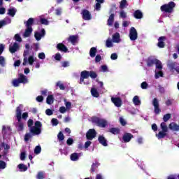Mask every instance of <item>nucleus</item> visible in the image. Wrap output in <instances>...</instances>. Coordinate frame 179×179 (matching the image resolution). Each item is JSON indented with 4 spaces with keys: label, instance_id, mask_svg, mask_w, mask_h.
Segmentation results:
<instances>
[{
    "label": "nucleus",
    "instance_id": "680f3d73",
    "mask_svg": "<svg viewBox=\"0 0 179 179\" xmlns=\"http://www.w3.org/2000/svg\"><path fill=\"white\" fill-rule=\"evenodd\" d=\"M57 86H59L61 90H64V89H65V87H64V84L61 83V82H58L57 83Z\"/></svg>",
    "mask_w": 179,
    "mask_h": 179
},
{
    "label": "nucleus",
    "instance_id": "e2e57ef3",
    "mask_svg": "<svg viewBox=\"0 0 179 179\" xmlns=\"http://www.w3.org/2000/svg\"><path fill=\"white\" fill-rule=\"evenodd\" d=\"M30 138H31V134H25L24 141L27 142V141H29V139H30Z\"/></svg>",
    "mask_w": 179,
    "mask_h": 179
},
{
    "label": "nucleus",
    "instance_id": "0eeeda50",
    "mask_svg": "<svg viewBox=\"0 0 179 179\" xmlns=\"http://www.w3.org/2000/svg\"><path fill=\"white\" fill-rule=\"evenodd\" d=\"M129 36L131 41H135V40L138 38V32L136 31V29L134 27H131L130 29Z\"/></svg>",
    "mask_w": 179,
    "mask_h": 179
},
{
    "label": "nucleus",
    "instance_id": "6e6d98bb",
    "mask_svg": "<svg viewBox=\"0 0 179 179\" xmlns=\"http://www.w3.org/2000/svg\"><path fill=\"white\" fill-rule=\"evenodd\" d=\"M14 38L16 41H18L19 43H21L22 41V38L20 37V34H15Z\"/></svg>",
    "mask_w": 179,
    "mask_h": 179
},
{
    "label": "nucleus",
    "instance_id": "f3484780",
    "mask_svg": "<svg viewBox=\"0 0 179 179\" xmlns=\"http://www.w3.org/2000/svg\"><path fill=\"white\" fill-rule=\"evenodd\" d=\"M164 40H166V37L164 36H162V37H160L159 39H158V47H159V48H163V47H164Z\"/></svg>",
    "mask_w": 179,
    "mask_h": 179
},
{
    "label": "nucleus",
    "instance_id": "338daca9",
    "mask_svg": "<svg viewBox=\"0 0 179 179\" xmlns=\"http://www.w3.org/2000/svg\"><path fill=\"white\" fill-rule=\"evenodd\" d=\"M62 66H63V68H66L67 66H69V62H62Z\"/></svg>",
    "mask_w": 179,
    "mask_h": 179
},
{
    "label": "nucleus",
    "instance_id": "864d4df0",
    "mask_svg": "<svg viewBox=\"0 0 179 179\" xmlns=\"http://www.w3.org/2000/svg\"><path fill=\"white\" fill-rule=\"evenodd\" d=\"M169 118H171V115L168 113L164 115L163 120L165 122H166V121H169Z\"/></svg>",
    "mask_w": 179,
    "mask_h": 179
},
{
    "label": "nucleus",
    "instance_id": "c9c22d12",
    "mask_svg": "<svg viewBox=\"0 0 179 179\" xmlns=\"http://www.w3.org/2000/svg\"><path fill=\"white\" fill-rule=\"evenodd\" d=\"M114 23V14H111L108 20V26H112Z\"/></svg>",
    "mask_w": 179,
    "mask_h": 179
},
{
    "label": "nucleus",
    "instance_id": "6e6552de",
    "mask_svg": "<svg viewBox=\"0 0 179 179\" xmlns=\"http://www.w3.org/2000/svg\"><path fill=\"white\" fill-rule=\"evenodd\" d=\"M152 105L154 106V112L156 114H160V111H162V110L160 109V107L159 106V100H157V99L155 98L152 100Z\"/></svg>",
    "mask_w": 179,
    "mask_h": 179
},
{
    "label": "nucleus",
    "instance_id": "774afa93",
    "mask_svg": "<svg viewBox=\"0 0 179 179\" xmlns=\"http://www.w3.org/2000/svg\"><path fill=\"white\" fill-rule=\"evenodd\" d=\"M120 17H122L123 19H124L125 17H127V13L124 12V11H120Z\"/></svg>",
    "mask_w": 179,
    "mask_h": 179
},
{
    "label": "nucleus",
    "instance_id": "3c124183",
    "mask_svg": "<svg viewBox=\"0 0 179 179\" xmlns=\"http://www.w3.org/2000/svg\"><path fill=\"white\" fill-rule=\"evenodd\" d=\"M37 179H44V172H38L36 176Z\"/></svg>",
    "mask_w": 179,
    "mask_h": 179
},
{
    "label": "nucleus",
    "instance_id": "79ce46f5",
    "mask_svg": "<svg viewBox=\"0 0 179 179\" xmlns=\"http://www.w3.org/2000/svg\"><path fill=\"white\" fill-rule=\"evenodd\" d=\"M64 104L66 106V110H71V107H72V103L68 101H66V99L64 100Z\"/></svg>",
    "mask_w": 179,
    "mask_h": 179
},
{
    "label": "nucleus",
    "instance_id": "49530a36",
    "mask_svg": "<svg viewBox=\"0 0 179 179\" xmlns=\"http://www.w3.org/2000/svg\"><path fill=\"white\" fill-rule=\"evenodd\" d=\"M21 113H22V110H21ZM28 117H29V113L24 112L22 114L21 113V119L22 118V120H27Z\"/></svg>",
    "mask_w": 179,
    "mask_h": 179
},
{
    "label": "nucleus",
    "instance_id": "a19ab883",
    "mask_svg": "<svg viewBox=\"0 0 179 179\" xmlns=\"http://www.w3.org/2000/svg\"><path fill=\"white\" fill-rule=\"evenodd\" d=\"M18 169L20 170V171H27V166L22 164H20L18 165Z\"/></svg>",
    "mask_w": 179,
    "mask_h": 179
},
{
    "label": "nucleus",
    "instance_id": "4468645a",
    "mask_svg": "<svg viewBox=\"0 0 179 179\" xmlns=\"http://www.w3.org/2000/svg\"><path fill=\"white\" fill-rule=\"evenodd\" d=\"M111 100L116 107H121L122 101L118 97H112Z\"/></svg>",
    "mask_w": 179,
    "mask_h": 179
},
{
    "label": "nucleus",
    "instance_id": "f8f14e48",
    "mask_svg": "<svg viewBox=\"0 0 179 179\" xmlns=\"http://www.w3.org/2000/svg\"><path fill=\"white\" fill-rule=\"evenodd\" d=\"M45 36V30L44 29H42L41 30V32H36L35 33V38L37 40V41H40L41 40L42 37H44Z\"/></svg>",
    "mask_w": 179,
    "mask_h": 179
},
{
    "label": "nucleus",
    "instance_id": "39448f33",
    "mask_svg": "<svg viewBox=\"0 0 179 179\" xmlns=\"http://www.w3.org/2000/svg\"><path fill=\"white\" fill-rule=\"evenodd\" d=\"M176 6V3L173 1L170 2L169 4H165L161 6V10L162 12H166L168 13H171L173 12V8Z\"/></svg>",
    "mask_w": 179,
    "mask_h": 179
},
{
    "label": "nucleus",
    "instance_id": "37998d69",
    "mask_svg": "<svg viewBox=\"0 0 179 179\" xmlns=\"http://www.w3.org/2000/svg\"><path fill=\"white\" fill-rule=\"evenodd\" d=\"M33 22H34V20L33 18H29L27 21V24H26L27 28L31 27V25L33 24Z\"/></svg>",
    "mask_w": 179,
    "mask_h": 179
},
{
    "label": "nucleus",
    "instance_id": "9d476101",
    "mask_svg": "<svg viewBox=\"0 0 179 179\" xmlns=\"http://www.w3.org/2000/svg\"><path fill=\"white\" fill-rule=\"evenodd\" d=\"M86 136H87V139L92 141V139H93V138L96 137V130L93 129H90L87 131Z\"/></svg>",
    "mask_w": 179,
    "mask_h": 179
},
{
    "label": "nucleus",
    "instance_id": "c03bdc74",
    "mask_svg": "<svg viewBox=\"0 0 179 179\" xmlns=\"http://www.w3.org/2000/svg\"><path fill=\"white\" fill-rule=\"evenodd\" d=\"M161 129L164 131V132H167L169 131V129L167 128V124L165 122L161 123Z\"/></svg>",
    "mask_w": 179,
    "mask_h": 179
},
{
    "label": "nucleus",
    "instance_id": "20e7f679",
    "mask_svg": "<svg viewBox=\"0 0 179 179\" xmlns=\"http://www.w3.org/2000/svg\"><path fill=\"white\" fill-rule=\"evenodd\" d=\"M41 127H43V124L40 121H36L34 126L30 129L31 134H33L34 135H40L41 134Z\"/></svg>",
    "mask_w": 179,
    "mask_h": 179
},
{
    "label": "nucleus",
    "instance_id": "bf43d9fd",
    "mask_svg": "<svg viewBox=\"0 0 179 179\" xmlns=\"http://www.w3.org/2000/svg\"><path fill=\"white\" fill-rule=\"evenodd\" d=\"M39 59H45V54L44 52H41L38 55Z\"/></svg>",
    "mask_w": 179,
    "mask_h": 179
},
{
    "label": "nucleus",
    "instance_id": "4d7b16f0",
    "mask_svg": "<svg viewBox=\"0 0 179 179\" xmlns=\"http://www.w3.org/2000/svg\"><path fill=\"white\" fill-rule=\"evenodd\" d=\"M54 58L56 61H59L62 57L61 56V54L57 53L55 55Z\"/></svg>",
    "mask_w": 179,
    "mask_h": 179
},
{
    "label": "nucleus",
    "instance_id": "2f4dec72",
    "mask_svg": "<svg viewBox=\"0 0 179 179\" xmlns=\"http://www.w3.org/2000/svg\"><path fill=\"white\" fill-rule=\"evenodd\" d=\"M91 94L93 97H99V96H100V94H99V92H97V90L94 87L91 89Z\"/></svg>",
    "mask_w": 179,
    "mask_h": 179
},
{
    "label": "nucleus",
    "instance_id": "a211bd4d",
    "mask_svg": "<svg viewBox=\"0 0 179 179\" xmlns=\"http://www.w3.org/2000/svg\"><path fill=\"white\" fill-rule=\"evenodd\" d=\"M78 36H70L68 41L71 43V44L75 45L76 43H78Z\"/></svg>",
    "mask_w": 179,
    "mask_h": 179
},
{
    "label": "nucleus",
    "instance_id": "473e14b6",
    "mask_svg": "<svg viewBox=\"0 0 179 179\" xmlns=\"http://www.w3.org/2000/svg\"><path fill=\"white\" fill-rule=\"evenodd\" d=\"M46 103L47 104H52L54 103V96L48 95L46 99Z\"/></svg>",
    "mask_w": 179,
    "mask_h": 179
},
{
    "label": "nucleus",
    "instance_id": "aec40b11",
    "mask_svg": "<svg viewBox=\"0 0 179 179\" xmlns=\"http://www.w3.org/2000/svg\"><path fill=\"white\" fill-rule=\"evenodd\" d=\"M2 133L4 135H9L10 134V127L9 126H3Z\"/></svg>",
    "mask_w": 179,
    "mask_h": 179
},
{
    "label": "nucleus",
    "instance_id": "c756f323",
    "mask_svg": "<svg viewBox=\"0 0 179 179\" xmlns=\"http://www.w3.org/2000/svg\"><path fill=\"white\" fill-rule=\"evenodd\" d=\"M97 52V49L96 48H92L90 50V55L92 58L96 57V53Z\"/></svg>",
    "mask_w": 179,
    "mask_h": 179
},
{
    "label": "nucleus",
    "instance_id": "603ef678",
    "mask_svg": "<svg viewBox=\"0 0 179 179\" xmlns=\"http://www.w3.org/2000/svg\"><path fill=\"white\" fill-rule=\"evenodd\" d=\"M57 138L59 141H64L65 139V136L62 134V132H59V134L57 135Z\"/></svg>",
    "mask_w": 179,
    "mask_h": 179
},
{
    "label": "nucleus",
    "instance_id": "f03ea898",
    "mask_svg": "<svg viewBox=\"0 0 179 179\" xmlns=\"http://www.w3.org/2000/svg\"><path fill=\"white\" fill-rule=\"evenodd\" d=\"M26 55H29V50H25L24 52V59L22 65L24 66H26L27 65H33L34 64V62L36 61V54L33 53L32 55H29L28 57H26Z\"/></svg>",
    "mask_w": 179,
    "mask_h": 179
},
{
    "label": "nucleus",
    "instance_id": "f704fd0d",
    "mask_svg": "<svg viewBox=\"0 0 179 179\" xmlns=\"http://www.w3.org/2000/svg\"><path fill=\"white\" fill-rule=\"evenodd\" d=\"M97 3L95 6L96 10H100V8H101V5L100 3H103L104 2V0H96Z\"/></svg>",
    "mask_w": 179,
    "mask_h": 179
},
{
    "label": "nucleus",
    "instance_id": "393cba45",
    "mask_svg": "<svg viewBox=\"0 0 179 179\" xmlns=\"http://www.w3.org/2000/svg\"><path fill=\"white\" fill-rule=\"evenodd\" d=\"M99 141L103 146H107V140L103 136L99 137Z\"/></svg>",
    "mask_w": 179,
    "mask_h": 179
},
{
    "label": "nucleus",
    "instance_id": "bb28decb",
    "mask_svg": "<svg viewBox=\"0 0 179 179\" xmlns=\"http://www.w3.org/2000/svg\"><path fill=\"white\" fill-rule=\"evenodd\" d=\"M133 103L135 106H141V99L138 96H135L133 98Z\"/></svg>",
    "mask_w": 179,
    "mask_h": 179
},
{
    "label": "nucleus",
    "instance_id": "0e129e2a",
    "mask_svg": "<svg viewBox=\"0 0 179 179\" xmlns=\"http://www.w3.org/2000/svg\"><path fill=\"white\" fill-rule=\"evenodd\" d=\"M120 122L121 125H123V126L127 125V122L122 117H120Z\"/></svg>",
    "mask_w": 179,
    "mask_h": 179
},
{
    "label": "nucleus",
    "instance_id": "a878e982",
    "mask_svg": "<svg viewBox=\"0 0 179 179\" xmlns=\"http://www.w3.org/2000/svg\"><path fill=\"white\" fill-rule=\"evenodd\" d=\"M57 49L59 50L60 51H63L64 52H66V51H68V49L66 48L65 45L62 43H59L57 45Z\"/></svg>",
    "mask_w": 179,
    "mask_h": 179
},
{
    "label": "nucleus",
    "instance_id": "4be33fe9",
    "mask_svg": "<svg viewBox=\"0 0 179 179\" xmlns=\"http://www.w3.org/2000/svg\"><path fill=\"white\" fill-rule=\"evenodd\" d=\"M79 157H80V154L73 153L71 155V160H72V162H76L79 160Z\"/></svg>",
    "mask_w": 179,
    "mask_h": 179
},
{
    "label": "nucleus",
    "instance_id": "6ab92c4d",
    "mask_svg": "<svg viewBox=\"0 0 179 179\" xmlns=\"http://www.w3.org/2000/svg\"><path fill=\"white\" fill-rule=\"evenodd\" d=\"M31 31H33V29L31 27H27L24 34H23V37L27 38V37H29L30 35L31 34Z\"/></svg>",
    "mask_w": 179,
    "mask_h": 179
},
{
    "label": "nucleus",
    "instance_id": "58836bf2",
    "mask_svg": "<svg viewBox=\"0 0 179 179\" xmlns=\"http://www.w3.org/2000/svg\"><path fill=\"white\" fill-rule=\"evenodd\" d=\"M10 23V19L4 20L3 21H0V29L3 26H5L6 24H9Z\"/></svg>",
    "mask_w": 179,
    "mask_h": 179
},
{
    "label": "nucleus",
    "instance_id": "2eb2a0df",
    "mask_svg": "<svg viewBox=\"0 0 179 179\" xmlns=\"http://www.w3.org/2000/svg\"><path fill=\"white\" fill-rule=\"evenodd\" d=\"M80 75H81V77L80 79V85H82V83H83V82L85 81V79H87V78H89L90 76L89 71H84L81 72Z\"/></svg>",
    "mask_w": 179,
    "mask_h": 179
},
{
    "label": "nucleus",
    "instance_id": "4c0bfd02",
    "mask_svg": "<svg viewBox=\"0 0 179 179\" xmlns=\"http://www.w3.org/2000/svg\"><path fill=\"white\" fill-rule=\"evenodd\" d=\"M106 45L108 48H111L114 45L113 44V41L110 38H108L106 42Z\"/></svg>",
    "mask_w": 179,
    "mask_h": 179
},
{
    "label": "nucleus",
    "instance_id": "a18cd8bd",
    "mask_svg": "<svg viewBox=\"0 0 179 179\" xmlns=\"http://www.w3.org/2000/svg\"><path fill=\"white\" fill-rule=\"evenodd\" d=\"M41 152V147L40 145H37L34 149V153L36 155H38Z\"/></svg>",
    "mask_w": 179,
    "mask_h": 179
},
{
    "label": "nucleus",
    "instance_id": "f257e3e1",
    "mask_svg": "<svg viewBox=\"0 0 179 179\" xmlns=\"http://www.w3.org/2000/svg\"><path fill=\"white\" fill-rule=\"evenodd\" d=\"M22 110H23V106L20 105L17 107L15 117L18 121L17 123V131H23V122H22Z\"/></svg>",
    "mask_w": 179,
    "mask_h": 179
},
{
    "label": "nucleus",
    "instance_id": "052dcab7",
    "mask_svg": "<svg viewBox=\"0 0 179 179\" xmlns=\"http://www.w3.org/2000/svg\"><path fill=\"white\" fill-rule=\"evenodd\" d=\"M51 122H52V124L55 127L58 125V120L55 118L52 119Z\"/></svg>",
    "mask_w": 179,
    "mask_h": 179
},
{
    "label": "nucleus",
    "instance_id": "e433bc0d",
    "mask_svg": "<svg viewBox=\"0 0 179 179\" xmlns=\"http://www.w3.org/2000/svg\"><path fill=\"white\" fill-rule=\"evenodd\" d=\"M109 132H110L111 134H113V135H117V134H120V129L111 128V129H110Z\"/></svg>",
    "mask_w": 179,
    "mask_h": 179
},
{
    "label": "nucleus",
    "instance_id": "b1692460",
    "mask_svg": "<svg viewBox=\"0 0 179 179\" xmlns=\"http://www.w3.org/2000/svg\"><path fill=\"white\" fill-rule=\"evenodd\" d=\"M155 65H156L157 71V69L158 71H162V69H163V65H162V62H160V60H158L157 59H156Z\"/></svg>",
    "mask_w": 179,
    "mask_h": 179
},
{
    "label": "nucleus",
    "instance_id": "412c9836",
    "mask_svg": "<svg viewBox=\"0 0 179 179\" xmlns=\"http://www.w3.org/2000/svg\"><path fill=\"white\" fill-rule=\"evenodd\" d=\"M169 128L172 131H179V125L174 122L169 124Z\"/></svg>",
    "mask_w": 179,
    "mask_h": 179
},
{
    "label": "nucleus",
    "instance_id": "7c9ffc66",
    "mask_svg": "<svg viewBox=\"0 0 179 179\" xmlns=\"http://www.w3.org/2000/svg\"><path fill=\"white\" fill-rule=\"evenodd\" d=\"M16 12L17 10L15 8H11L10 9H8V15L9 16H11L12 17H13V16H15V15H16Z\"/></svg>",
    "mask_w": 179,
    "mask_h": 179
},
{
    "label": "nucleus",
    "instance_id": "ddd939ff",
    "mask_svg": "<svg viewBox=\"0 0 179 179\" xmlns=\"http://www.w3.org/2000/svg\"><path fill=\"white\" fill-rule=\"evenodd\" d=\"M82 15L83 19H84V20H90L92 19V15L87 10H83Z\"/></svg>",
    "mask_w": 179,
    "mask_h": 179
},
{
    "label": "nucleus",
    "instance_id": "13d9d810",
    "mask_svg": "<svg viewBox=\"0 0 179 179\" xmlns=\"http://www.w3.org/2000/svg\"><path fill=\"white\" fill-rule=\"evenodd\" d=\"M89 75L90 76V78H92V79H95V78H97V74H96V73H94L93 71L89 72Z\"/></svg>",
    "mask_w": 179,
    "mask_h": 179
},
{
    "label": "nucleus",
    "instance_id": "09e8293b",
    "mask_svg": "<svg viewBox=\"0 0 179 179\" xmlns=\"http://www.w3.org/2000/svg\"><path fill=\"white\" fill-rule=\"evenodd\" d=\"M126 6H128V4L127 3V0H122L120 2V8L122 9H124V8H125Z\"/></svg>",
    "mask_w": 179,
    "mask_h": 179
},
{
    "label": "nucleus",
    "instance_id": "ea45409f",
    "mask_svg": "<svg viewBox=\"0 0 179 179\" xmlns=\"http://www.w3.org/2000/svg\"><path fill=\"white\" fill-rule=\"evenodd\" d=\"M156 64V59H149L148 61V66H153Z\"/></svg>",
    "mask_w": 179,
    "mask_h": 179
},
{
    "label": "nucleus",
    "instance_id": "c85d7f7f",
    "mask_svg": "<svg viewBox=\"0 0 179 179\" xmlns=\"http://www.w3.org/2000/svg\"><path fill=\"white\" fill-rule=\"evenodd\" d=\"M167 135V131H161L159 132L158 134H156V136L158 138V139H162V138H164Z\"/></svg>",
    "mask_w": 179,
    "mask_h": 179
},
{
    "label": "nucleus",
    "instance_id": "9b49d317",
    "mask_svg": "<svg viewBox=\"0 0 179 179\" xmlns=\"http://www.w3.org/2000/svg\"><path fill=\"white\" fill-rule=\"evenodd\" d=\"M19 50V43H12L10 47H9V51L10 52H11L12 54L16 52V51H17Z\"/></svg>",
    "mask_w": 179,
    "mask_h": 179
},
{
    "label": "nucleus",
    "instance_id": "1a4fd4ad",
    "mask_svg": "<svg viewBox=\"0 0 179 179\" xmlns=\"http://www.w3.org/2000/svg\"><path fill=\"white\" fill-rule=\"evenodd\" d=\"M169 68L171 72L179 73V65L177 63H171L169 64Z\"/></svg>",
    "mask_w": 179,
    "mask_h": 179
},
{
    "label": "nucleus",
    "instance_id": "8fccbe9b",
    "mask_svg": "<svg viewBox=\"0 0 179 179\" xmlns=\"http://www.w3.org/2000/svg\"><path fill=\"white\" fill-rule=\"evenodd\" d=\"M6 169V163L3 161H0V170H4Z\"/></svg>",
    "mask_w": 179,
    "mask_h": 179
},
{
    "label": "nucleus",
    "instance_id": "69168bd1",
    "mask_svg": "<svg viewBox=\"0 0 179 179\" xmlns=\"http://www.w3.org/2000/svg\"><path fill=\"white\" fill-rule=\"evenodd\" d=\"M117 58H118V55H117V53H113L110 56V59L113 60H115L117 59Z\"/></svg>",
    "mask_w": 179,
    "mask_h": 179
},
{
    "label": "nucleus",
    "instance_id": "dca6fc26",
    "mask_svg": "<svg viewBox=\"0 0 179 179\" xmlns=\"http://www.w3.org/2000/svg\"><path fill=\"white\" fill-rule=\"evenodd\" d=\"M132 138H134V136H132V134L127 133L123 136V141L125 143L129 142L131 139H132Z\"/></svg>",
    "mask_w": 179,
    "mask_h": 179
},
{
    "label": "nucleus",
    "instance_id": "72a5a7b5",
    "mask_svg": "<svg viewBox=\"0 0 179 179\" xmlns=\"http://www.w3.org/2000/svg\"><path fill=\"white\" fill-rule=\"evenodd\" d=\"M155 79H159V78H162L163 77V72L162 71V70L155 71Z\"/></svg>",
    "mask_w": 179,
    "mask_h": 179
},
{
    "label": "nucleus",
    "instance_id": "423d86ee",
    "mask_svg": "<svg viewBox=\"0 0 179 179\" xmlns=\"http://www.w3.org/2000/svg\"><path fill=\"white\" fill-rule=\"evenodd\" d=\"M92 122H94L98 127H101V128H106L107 127V122L104 119L94 117H92Z\"/></svg>",
    "mask_w": 179,
    "mask_h": 179
},
{
    "label": "nucleus",
    "instance_id": "7ed1b4c3",
    "mask_svg": "<svg viewBox=\"0 0 179 179\" xmlns=\"http://www.w3.org/2000/svg\"><path fill=\"white\" fill-rule=\"evenodd\" d=\"M20 83H23L24 85L26 83H29V80L27 79V77H26V76L23 74H20L17 80H13V85L15 87H17Z\"/></svg>",
    "mask_w": 179,
    "mask_h": 179
},
{
    "label": "nucleus",
    "instance_id": "5fc2aeb1",
    "mask_svg": "<svg viewBox=\"0 0 179 179\" xmlns=\"http://www.w3.org/2000/svg\"><path fill=\"white\" fill-rule=\"evenodd\" d=\"M0 65L1 66H5V57L0 56Z\"/></svg>",
    "mask_w": 179,
    "mask_h": 179
},
{
    "label": "nucleus",
    "instance_id": "de8ad7c7",
    "mask_svg": "<svg viewBox=\"0 0 179 179\" xmlns=\"http://www.w3.org/2000/svg\"><path fill=\"white\" fill-rule=\"evenodd\" d=\"M40 19H41V23L42 24H45V25L48 24V21L45 20L43 15L40 17Z\"/></svg>",
    "mask_w": 179,
    "mask_h": 179
},
{
    "label": "nucleus",
    "instance_id": "cd10ccee",
    "mask_svg": "<svg viewBox=\"0 0 179 179\" xmlns=\"http://www.w3.org/2000/svg\"><path fill=\"white\" fill-rule=\"evenodd\" d=\"M143 16V15L141 10H137L134 12V17H136V19H142Z\"/></svg>",
    "mask_w": 179,
    "mask_h": 179
},
{
    "label": "nucleus",
    "instance_id": "5701e85b",
    "mask_svg": "<svg viewBox=\"0 0 179 179\" xmlns=\"http://www.w3.org/2000/svg\"><path fill=\"white\" fill-rule=\"evenodd\" d=\"M120 41H121V39L120 38V34L117 32L113 36V42L120 43Z\"/></svg>",
    "mask_w": 179,
    "mask_h": 179
}]
</instances>
